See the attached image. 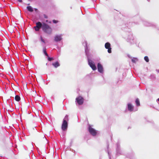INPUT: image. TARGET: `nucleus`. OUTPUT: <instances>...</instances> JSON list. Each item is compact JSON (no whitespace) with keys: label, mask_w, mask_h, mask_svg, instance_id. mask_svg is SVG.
Segmentation results:
<instances>
[{"label":"nucleus","mask_w":159,"mask_h":159,"mask_svg":"<svg viewBox=\"0 0 159 159\" xmlns=\"http://www.w3.org/2000/svg\"><path fill=\"white\" fill-rule=\"evenodd\" d=\"M84 98L81 96H79L76 98V100L78 103L80 105H82L84 102Z\"/></svg>","instance_id":"obj_5"},{"label":"nucleus","mask_w":159,"mask_h":159,"mask_svg":"<svg viewBox=\"0 0 159 159\" xmlns=\"http://www.w3.org/2000/svg\"><path fill=\"white\" fill-rule=\"evenodd\" d=\"M40 40H41V41L43 42V43H45V40H44V39L43 38V37H42V36H40Z\"/></svg>","instance_id":"obj_19"},{"label":"nucleus","mask_w":159,"mask_h":159,"mask_svg":"<svg viewBox=\"0 0 159 159\" xmlns=\"http://www.w3.org/2000/svg\"><path fill=\"white\" fill-rule=\"evenodd\" d=\"M98 69V71L101 73H102L103 72V68L102 65L100 63H98L97 66Z\"/></svg>","instance_id":"obj_10"},{"label":"nucleus","mask_w":159,"mask_h":159,"mask_svg":"<svg viewBox=\"0 0 159 159\" xmlns=\"http://www.w3.org/2000/svg\"><path fill=\"white\" fill-rule=\"evenodd\" d=\"M68 120V116L67 115H66L63 119V121L65 122H67V121Z\"/></svg>","instance_id":"obj_14"},{"label":"nucleus","mask_w":159,"mask_h":159,"mask_svg":"<svg viewBox=\"0 0 159 159\" xmlns=\"http://www.w3.org/2000/svg\"><path fill=\"white\" fill-rule=\"evenodd\" d=\"M18 2H22V0H17Z\"/></svg>","instance_id":"obj_24"},{"label":"nucleus","mask_w":159,"mask_h":159,"mask_svg":"<svg viewBox=\"0 0 159 159\" xmlns=\"http://www.w3.org/2000/svg\"><path fill=\"white\" fill-rule=\"evenodd\" d=\"M128 109L129 111H132L133 110L134 107L131 104H128Z\"/></svg>","instance_id":"obj_11"},{"label":"nucleus","mask_w":159,"mask_h":159,"mask_svg":"<svg viewBox=\"0 0 159 159\" xmlns=\"http://www.w3.org/2000/svg\"><path fill=\"white\" fill-rule=\"evenodd\" d=\"M89 131L90 133L93 136H95L97 134V131L96 130L92 128L90 125L89 126Z\"/></svg>","instance_id":"obj_2"},{"label":"nucleus","mask_w":159,"mask_h":159,"mask_svg":"<svg viewBox=\"0 0 159 159\" xmlns=\"http://www.w3.org/2000/svg\"><path fill=\"white\" fill-rule=\"evenodd\" d=\"M52 65L55 68H57L60 66L58 61H56L55 63H53Z\"/></svg>","instance_id":"obj_12"},{"label":"nucleus","mask_w":159,"mask_h":159,"mask_svg":"<svg viewBox=\"0 0 159 159\" xmlns=\"http://www.w3.org/2000/svg\"><path fill=\"white\" fill-rule=\"evenodd\" d=\"M48 60L49 61H51L54 60V59L53 57H49L48 56Z\"/></svg>","instance_id":"obj_20"},{"label":"nucleus","mask_w":159,"mask_h":159,"mask_svg":"<svg viewBox=\"0 0 159 159\" xmlns=\"http://www.w3.org/2000/svg\"><path fill=\"white\" fill-rule=\"evenodd\" d=\"M144 60L147 62H148L149 60L148 58V56H145L144 57Z\"/></svg>","instance_id":"obj_18"},{"label":"nucleus","mask_w":159,"mask_h":159,"mask_svg":"<svg viewBox=\"0 0 159 159\" xmlns=\"http://www.w3.org/2000/svg\"><path fill=\"white\" fill-rule=\"evenodd\" d=\"M132 61L133 62H135V60H134V59H132Z\"/></svg>","instance_id":"obj_23"},{"label":"nucleus","mask_w":159,"mask_h":159,"mask_svg":"<svg viewBox=\"0 0 159 159\" xmlns=\"http://www.w3.org/2000/svg\"><path fill=\"white\" fill-rule=\"evenodd\" d=\"M105 47L106 48L108 49V52L109 53H111V44L108 42L106 43L105 44Z\"/></svg>","instance_id":"obj_8"},{"label":"nucleus","mask_w":159,"mask_h":159,"mask_svg":"<svg viewBox=\"0 0 159 159\" xmlns=\"http://www.w3.org/2000/svg\"><path fill=\"white\" fill-rule=\"evenodd\" d=\"M42 29L43 31L46 34H51L52 33V29L48 24L43 23Z\"/></svg>","instance_id":"obj_1"},{"label":"nucleus","mask_w":159,"mask_h":159,"mask_svg":"<svg viewBox=\"0 0 159 159\" xmlns=\"http://www.w3.org/2000/svg\"><path fill=\"white\" fill-rule=\"evenodd\" d=\"M158 100L159 102V98L158 99Z\"/></svg>","instance_id":"obj_25"},{"label":"nucleus","mask_w":159,"mask_h":159,"mask_svg":"<svg viewBox=\"0 0 159 159\" xmlns=\"http://www.w3.org/2000/svg\"><path fill=\"white\" fill-rule=\"evenodd\" d=\"M68 127L67 122H63L62 123L61 126V129L63 131L67 129Z\"/></svg>","instance_id":"obj_9"},{"label":"nucleus","mask_w":159,"mask_h":159,"mask_svg":"<svg viewBox=\"0 0 159 159\" xmlns=\"http://www.w3.org/2000/svg\"><path fill=\"white\" fill-rule=\"evenodd\" d=\"M43 16H44V18H48V16L44 14L43 15Z\"/></svg>","instance_id":"obj_22"},{"label":"nucleus","mask_w":159,"mask_h":159,"mask_svg":"<svg viewBox=\"0 0 159 159\" xmlns=\"http://www.w3.org/2000/svg\"><path fill=\"white\" fill-rule=\"evenodd\" d=\"M27 9L30 12H32L33 11V9L30 6H27Z\"/></svg>","instance_id":"obj_13"},{"label":"nucleus","mask_w":159,"mask_h":159,"mask_svg":"<svg viewBox=\"0 0 159 159\" xmlns=\"http://www.w3.org/2000/svg\"><path fill=\"white\" fill-rule=\"evenodd\" d=\"M62 35L61 34L56 35L54 37V40L56 42L61 41L62 39Z\"/></svg>","instance_id":"obj_6"},{"label":"nucleus","mask_w":159,"mask_h":159,"mask_svg":"<svg viewBox=\"0 0 159 159\" xmlns=\"http://www.w3.org/2000/svg\"><path fill=\"white\" fill-rule=\"evenodd\" d=\"M15 99L16 101L19 102L20 100V98L18 95H16L15 97Z\"/></svg>","instance_id":"obj_15"},{"label":"nucleus","mask_w":159,"mask_h":159,"mask_svg":"<svg viewBox=\"0 0 159 159\" xmlns=\"http://www.w3.org/2000/svg\"><path fill=\"white\" fill-rule=\"evenodd\" d=\"M89 64L93 70H96V67L94 62L92 60L89 61Z\"/></svg>","instance_id":"obj_7"},{"label":"nucleus","mask_w":159,"mask_h":159,"mask_svg":"<svg viewBox=\"0 0 159 159\" xmlns=\"http://www.w3.org/2000/svg\"><path fill=\"white\" fill-rule=\"evenodd\" d=\"M43 23L42 24L40 22H38L36 23V26L34 27L35 30L36 31H39V29L43 27Z\"/></svg>","instance_id":"obj_4"},{"label":"nucleus","mask_w":159,"mask_h":159,"mask_svg":"<svg viewBox=\"0 0 159 159\" xmlns=\"http://www.w3.org/2000/svg\"><path fill=\"white\" fill-rule=\"evenodd\" d=\"M135 103L137 106H139L140 105L139 101L138 98H137L136 99Z\"/></svg>","instance_id":"obj_16"},{"label":"nucleus","mask_w":159,"mask_h":159,"mask_svg":"<svg viewBox=\"0 0 159 159\" xmlns=\"http://www.w3.org/2000/svg\"><path fill=\"white\" fill-rule=\"evenodd\" d=\"M58 22V20H52V22L54 23H57V22Z\"/></svg>","instance_id":"obj_21"},{"label":"nucleus","mask_w":159,"mask_h":159,"mask_svg":"<svg viewBox=\"0 0 159 159\" xmlns=\"http://www.w3.org/2000/svg\"><path fill=\"white\" fill-rule=\"evenodd\" d=\"M11 13L14 16L17 17L18 15H20V12L18 9H14L11 11Z\"/></svg>","instance_id":"obj_3"},{"label":"nucleus","mask_w":159,"mask_h":159,"mask_svg":"<svg viewBox=\"0 0 159 159\" xmlns=\"http://www.w3.org/2000/svg\"><path fill=\"white\" fill-rule=\"evenodd\" d=\"M43 52L44 53V54H45V55L47 57H48V55L46 52V49L45 48H43Z\"/></svg>","instance_id":"obj_17"}]
</instances>
